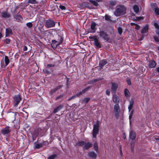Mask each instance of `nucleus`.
Wrapping results in <instances>:
<instances>
[{
	"label": "nucleus",
	"mask_w": 159,
	"mask_h": 159,
	"mask_svg": "<svg viewBox=\"0 0 159 159\" xmlns=\"http://www.w3.org/2000/svg\"><path fill=\"white\" fill-rule=\"evenodd\" d=\"M126 8L122 5H119L117 7L116 11L114 12V15L118 16L121 15H124L126 13Z\"/></svg>",
	"instance_id": "nucleus-1"
},
{
	"label": "nucleus",
	"mask_w": 159,
	"mask_h": 159,
	"mask_svg": "<svg viewBox=\"0 0 159 159\" xmlns=\"http://www.w3.org/2000/svg\"><path fill=\"white\" fill-rule=\"evenodd\" d=\"M99 122L97 121L94 125L93 129V137L95 138L97 134H98L99 130Z\"/></svg>",
	"instance_id": "nucleus-2"
},
{
	"label": "nucleus",
	"mask_w": 159,
	"mask_h": 159,
	"mask_svg": "<svg viewBox=\"0 0 159 159\" xmlns=\"http://www.w3.org/2000/svg\"><path fill=\"white\" fill-rule=\"evenodd\" d=\"M114 111L115 117L118 118L120 116V111L119 104H116L114 106Z\"/></svg>",
	"instance_id": "nucleus-3"
},
{
	"label": "nucleus",
	"mask_w": 159,
	"mask_h": 159,
	"mask_svg": "<svg viewBox=\"0 0 159 159\" xmlns=\"http://www.w3.org/2000/svg\"><path fill=\"white\" fill-rule=\"evenodd\" d=\"M55 25V23L52 19H49L46 21L45 26L47 28L54 27Z\"/></svg>",
	"instance_id": "nucleus-4"
},
{
	"label": "nucleus",
	"mask_w": 159,
	"mask_h": 159,
	"mask_svg": "<svg viewBox=\"0 0 159 159\" xmlns=\"http://www.w3.org/2000/svg\"><path fill=\"white\" fill-rule=\"evenodd\" d=\"M14 106H16L21 100V98L19 95H17L14 97Z\"/></svg>",
	"instance_id": "nucleus-5"
},
{
	"label": "nucleus",
	"mask_w": 159,
	"mask_h": 159,
	"mask_svg": "<svg viewBox=\"0 0 159 159\" xmlns=\"http://www.w3.org/2000/svg\"><path fill=\"white\" fill-rule=\"evenodd\" d=\"M112 100L113 102L114 103H116V104H119L120 101L119 97L117 96L115 93H114L113 95Z\"/></svg>",
	"instance_id": "nucleus-6"
},
{
	"label": "nucleus",
	"mask_w": 159,
	"mask_h": 159,
	"mask_svg": "<svg viewBox=\"0 0 159 159\" xmlns=\"http://www.w3.org/2000/svg\"><path fill=\"white\" fill-rule=\"evenodd\" d=\"M151 5L152 8L154 10L155 13L157 15H159V9L156 7V4L155 3H153Z\"/></svg>",
	"instance_id": "nucleus-7"
},
{
	"label": "nucleus",
	"mask_w": 159,
	"mask_h": 159,
	"mask_svg": "<svg viewBox=\"0 0 159 159\" xmlns=\"http://www.w3.org/2000/svg\"><path fill=\"white\" fill-rule=\"evenodd\" d=\"M99 35L100 36L102 37L104 40H108L109 39L108 35L103 31L101 32Z\"/></svg>",
	"instance_id": "nucleus-8"
},
{
	"label": "nucleus",
	"mask_w": 159,
	"mask_h": 159,
	"mask_svg": "<svg viewBox=\"0 0 159 159\" xmlns=\"http://www.w3.org/2000/svg\"><path fill=\"white\" fill-rule=\"evenodd\" d=\"M111 91L113 92H115L117 89L118 85L116 83L114 82H111Z\"/></svg>",
	"instance_id": "nucleus-9"
},
{
	"label": "nucleus",
	"mask_w": 159,
	"mask_h": 159,
	"mask_svg": "<svg viewBox=\"0 0 159 159\" xmlns=\"http://www.w3.org/2000/svg\"><path fill=\"white\" fill-rule=\"evenodd\" d=\"M88 155L89 157L93 159H96L97 156V154L93 151L89 152L88 153Z\"/></svg>",
	"instance_id": "nucleus-10"
},
{
	"label": "nucleus",
	"mask_w": 159,
	"mask_h": 159,
	"mask_svg": "<svg viewBox=\"0 0 159 159\" xmlns=\"http://www.w3.org/2000/svg\"><path fill=\"white\" fill-rule=\"evenodd\" d=\"M10 131L9 127H7L2 130V133L4 134H6L9 133Z\"/></svg>",
	"instance_id": "nucleus-11"
},
{
	"label": "nucleus",
	"mask_w": 159,
	"mask_h": 159,
	"mask_svg": "<svg viewBox=\"0 0 159 159\" xmlns=\"http://www.w3.org/2000/svg\"><path fill=\"white\" fill-rule=\"evenodd\" d=\"M96 24L94 22H93L92 23L91 26V30L90 31L91 33H94L95 31V26Z\"/></svg>",
	"instance_id": "nucleus-12"
},
{
	"label": "nucleus",
	"mask_w": 159,
	"mask_h": 159,
	"mask_svg": "<svg viewBox=\"0 0 159 159\" xmlns=\"http://www.w3.org/2000/svg\"><path fill=\"white\" fill-rule=\"evenodd\" d=\"M156 65V62L154 61H150L149 64V67L151 68L155 67Z\"/></svg>",
	"instance_id": "nucleus-13"
},
{
	"label": "nucleus",
	"mask_w": 159,
	"mask_h": 159,
	"mask_svg": "<svg viewBox=\"0 0 159 159\" xmlns=\"http://www.w3.org/2000/svg\"><path fill=\"white\" fill-rule=\"evenodd\" d=\"M1 16L2 17L5 18H8L10 16V14L5 11H3L1 13Z\"/></svg>",
	"instance_id": "nucleus-14"
},
{
	"label": "nucleus",
	"mask_w": 159,
	"mask_h": 159,
	"mask_svg": "<svg viewBox=\"0 0 159 159\" xmlns=\"http://www.w3.org/2000/svg\"><path fill=\"white\" fill-rule=\"evenodd\" d=\"M12 34V30L10 29H6V36L8 37L10 34Z\"/></svg>",
	"instance_id": "nucleus-15"
},
{
	"label": "nucleus",
	"mask_w": 159,
	"mask_h": 159,
	"mask_svg": "<svg viewBox=\"0 0 159 159\" xmlns=\"http://www.w3.org/2000/svg\"><path fill=\"white\" fill-rule=\"evenodd\" d=\"M129 137L132 140H134L136 137V134L133 131H131L129 134Z\"/></svg>",
	"instance_id": "nucleus-16"
},
{
	"label": "nucleus",
	"mask_w": 159,
	"mask_h": 159,
	"mask_svg": "<svg viewBox=\"0 0 159 159\" xmlns=\"http://www.w3.org/2000/svg\"><path fill=\"white\" fill-rule=\"evenodd\" d=\"M80 7L82 8H86L89 7V5L87 2H83L81 5H80Z\"/></svg>",
	"instance_id": "nucleus-17"
},
{
	"label": "nucleus",
	"mask_w": 159,
	"mask_h": 159,
	"mask_svg": "<svg viewBox=\"0 0 159 159\" xmlns=\"http://www.w3.org/2000/svg\"><path fill=\"white\" fill-rule=\"evenodd\" d=\"M94 45L98 48H99L101 47L100 42L98 39L94 41Z\"/></svg>",
	"instance_id": "nucleus-18"
},
{
	"label": "nucleus",
	"mask_w": 159,
	"mask_h": 159,
	"mask_svg": "<svg viewBox=\"0 0 159 159\" xmlns=\"http://www.w3.org/2000/svg\"><path fill=\"white\" fill-rule=\"evenodd\" d=\"M92 146V144L90 143H85L84 146V148L85 149H88L90 147Z\"/></svg>",
	"instance_id": "nucleus-19"
},
{
	"label": "nucleus",
	"mask_w": 159,
	"mask_h": 159,
	"mask_svg": "<svg viewBox=\"0 0 159 159\" xmlns=\"http://www.w3.org/2000/svg\"><path fill=\"white\" fill-rule=\"evenodd\" d=\"M148 25H145L143 27L141 31V33L143 34L146 33L148 31Z\"/></svg>",
	"instance_id": "nucleus-20"
},
{
	"label": "nucleus",
	"mask_w": 159,
	"mask_h": 159,
	"mask_svg": "<svg viewBox=\"0 0 159 159\" xmlns=\"http://www.w3.org/2000/svg\"><path fill=\"white\" fill-rule=\"evenodd\" d=\"M134 103V102L133 100H131L129 101V105L128 107V110H131L133 107Z\"/></svg>",
	"instance_id": "nucleus-21"
},
{
	"label": "nucleus",
	"mask_w": 159,
	"mask_h": 159,
	"mask_svg": "<svg viewBox=\"0 0 159 159\" xmlns=\"http://www.w3.org/2000/svg\"><path fill=\"white\" fill-rule=\"evenodd\" d=\"M124 92L125 95L126 97H129L130 96V93L129 90L127 89H125Z\"/></svg>",
	"instance_id": "nucleus-22"
},
{
	"label": "nucleus",
	"mask_w": 159,
	"mask_h": 159,
	"mask_svg": "<svg viewBox=\"0 0 159 159\" xmlns=\"http://www.w3.org/2000/svg\"><path fill=\"white\" fill-rule=\"evenodd\" d=\"M16 20L17 21H21L22 20V18L21 16L20 15H18L16 16L15 17Z\"/></svg>",
	"instance_id": "nucleus-23"
},
{
	"label": "nucleus",
	"mask_w": 159,
	"mask_h": 159,
	"mask_svg": "<svg viewBox=\"0 0 159 159\" xmlns=\"http://www.w3.org/2000/svg\"><path fill=\"white\" fill-rule=\"evenodd\" d=\"M133 9L134 11L136 13H138L139 11V8L137 5H134L133 7Z\"/></svg>",
	"instance_id": "nucleus-24"
},
{
	"label": "nucleus",
	"mask_w": 159,
	"mask_h": 159,
	"mask_svg": "<svg viewBox=\"0 0 159 159\" xmlns=\"http://www.w3.org/2000/svg\"><path fill=\"white\" fill-rule=\"evenodd\" d=\"M63 107V106L61 105L59 106L56 108L54 110V112L55 113L58 111L60 110Z\"/></svg>",
	"instance_id": "nucleus-25"
},
{
	"label": "nucleus",
	"mask_w": 159,
	"mask_h": 159,
	"mask_svg": "<svg viewBox=\"0 0 159 159\" xmlns=\"http://www.w3.org/2000/svg\"><path fill=\"white\" fill-rule=\"evenodd\" d=\"M107 63V61L105 60H102L99 62V65L101 66H103Z\"/></svg>",
	"instance_id": "nucleus-26"
},
{
	"label": "nucleus",
	"mask_w": 159,
	"mask_h": 159,
	"mask_svg": "<svg viewBox=\"0 0 159 159\" xmlns=\"http://www.w3.org/2000/svg\"><path fill=\"white\" fill-rule=\"evenodd\" d=\"M5 61L6 66H7L9 64V60L8 58V57L7 56H5Z\"/></svg>",
	"instance_id": "nucleus-27"
},
{
	"label": "nucleus",
	"mask_w": 159,
	"mask_h": 159,
	"mask_svg": "<svg viewBox=\"0 0 159 159\" xmlns=\"http://www.w3.org/2000/svg\"><path fill=\"white\" fill-rule=\"evenodd\" d=\"M129 120H130L131 118H132V115L134 111L133 110H129Z\"/></svg>",
	"instance_id": "nucleus-28"
},
{
	"label": "nucleus",
	"mask_w": 159,
	"mask_h": 159,
	"mask_svg": "<svg viewBox=\"0 0 159 159\" xmlns=\"http://www.w3.org/2000/svg\"><path fill=\"white\" fill-rule=\"evenodd\" d=\"M90 88L89 87H87L85 89H84V90H83L82 92H80L79 94H78L77 95V96H78L79 95H80L82 93H85V92H86L89 88Z\"/></svg>",
	"instance_id": "nucleus-29"
},
{
	"label": "nucleus",
	"mask_w": 159,
	"mask_h": 159,
	"mask_svg": "<svg viewBox=\"0 0 159 159\" xmlns=\"http://www.w3.org/2000/svg\"><path fill=\"white\" fill-rule=\"evenodd\" d=\"M85 142L83 141H81L79 142L78 143V145L80 146H82L83 147L84 146L85 144Z\"/></svg>",
	"instance_id": "nucleus-30"
},
{
	"label": "nucleus",
	"mask_w": 159,
	"mask_h": 159,
	"mask_svg": "<svg viewBox=\"0 0 159 159\" xmlns=\"http://www.w3.org/2000/svg\"><path fill=\"white\" fill-rule=\"evenodd\" d=\"M93 148L95 151H97L98 150V146L97 143H95L93 145Z\"/></svg>",
	"instance_id": "nucleus-31"
},
{
	"label": "nucleus",
	"mask_w": 159,
	"mask_h": 159,
	"mask_svg": "<svg viewBox=\"0 0 159 159\" xmlns=\"http://www.w3.org/2000/svg\"><path fill=\"white\" fill-rule=\"evenodd\" d=\"M28 2L31 4H35L37 3L36 0H28Z\"/></svg>",
	"instance_id": "nucleus-32"
},
{
	"label": "nucleus",
	"mask_w": 159,
	"mask_h": 159,
	"mask_svg": "<svg viewBox=\"0 0 159 159\" xmlns=\"http://www.w3.org/2000/svg\"><path fill=\"white\" fill-rule=\"evenodd\" d=\"M89 2L92 3L94 5L96 6H97L98 5V3L95 1L90 0Z\"/></svg>",
	"instance_id": "nucleus-33"
},
{
	"label": "nucleus",
	"mask_w": 159,
	"mask_h": 159,
	"mask_svg": "<svg viewBox=\"0 0 159 159\" xmlns=\"http://www.w3.org/2000/svg\"><path fill=\"white\" fill-rule=\"evenodd\" d=\"M131 25H135V29L137 30H138L139 29V28H140V26L139 25H137L136 24H135L134 23H131Z\"/></svg>",
	"instance_id": "nucleus-34"
},
{
	"label": "nucleus",
	"mask_w": 159,
	"mask_h": 159,
	"mask_svg": "<svg viewBox=\"0 0 159 159\" xmlns=\"http://www.w3.org/2000/svg\"><path fill=\"white\" fill-rule=\"evenodd\" d=\"M105 19L107 21H109L110 20V16L107 15H106L105 16Z\"/></svg>",
	"instance_id": "nucleus-35"
},
{
	"label": "nucleus",
	"mask_w": 159,
	"mask_h": 159,
	"mask_svg": "<svg viewBox=\"0 0 159 159\" xmlns=\"http://www.w3.org/2000/svg\"><path fill=\"white\" fill-rule=\"evenodd\" d=\"M56 157V155H52L48 158V159H54Z\"/></svg>",
	"instance_id": "nucleus-36"
},
{
	"label": "nucleus",
	"mask_w": 159,
	"mask_h": 159,
	"mask_svg": "<svg viewBox=\"0 0 159 159\" xmlns=\"http://www.w3.org/2000/svg\"><path fill=\"white\" fill-rule=\"evenodd\" d=\"M89 39H93L94 41L97 39L96 36H89Z\"/></svg>",
	"instance_id": "nucleus-37"
},
{
	"label": "nucleus",
	"mask_w": 159,
	"mask_h": 159,
	"mask_svg": "<svg viewBox=\"0 0 159 159\" xmlns=\"http://www.w3.org/2000/svg\"><path fill=\"white\" fill-rule=\"evenodd\" d=\"M90 100V98H86L83 100V102L85 103H87Z\"/></svg>",
	"instance_id": "nucleus-38"
},
{
	"label": "nucleus",
	"mask_w": 159,
	"mask_h": 159,
	"mask_svg": "<svg viewBox=\"0 0 159 159\" xmlns=\"http://www.w3.org/2000/svg\"><path fill=\"white\" fill-rule=\"evenodd\" d=\"M26 25L29 28H31L32 26V24L31 22H28L26 24Z\"/></svg>",
	"instance_id": "nucleus-39"
},
{
	"label": "nucleus",
	"mask_w": 159,
	"mask_h": 159,
	"mask_svg": "<svg viewBox=\"0 0 159 159\" xmlns=\"http://www.w3.org/2000/svg\"><path fill=\"white\" fill-rule=\"evenodd\" d=\"M118 31L119 33L120 34H121L122 32V29L121 27H119L118 28Z\"/></svg>",
	"instance_id": "nucleus-40"
},
{
	"label": "nucleus",
	"mask_w": 159,
	"mask_h": 159,
	"mask_svg": "<svg viewBox=\"0 0 159 159\" xmlns=\"http://www.w3.org/2000/svg\"><path fill=\"white\" fill-rule=\"evenodd\" d=\"M59 8L62 10H64L66 9L65 7L62 5H60L59 6Z\"/></svg>",
	"instance_id": "nucleus-41"
},
{
	"label": "nucleus",
	"mask_w": 159,
	"mask_h": 159,
	"mask_svg": "<svg viewBox=\"0 0 159 159\" xmlns=\"http://www.w3.org/2000/svg\"><path fill=\"white\" fill-rule=\"evenodd\" d=\"M154 25L155 27L157 29H159V26L158 25V24L157 23H154Z\"/></svg>",
	"instance_id": "nucleus-42"
},
{
	"label": "nucleus",
	"mask_w": 159,
	"mask_h": 159,
	"mask_svg": "<svg viewBox=\"0 0 159 159\" xmlns=\"http://www.w3.org/2000/svg\"><path fill=\"white\" fill-rule=\"evenodd\" d=\"M10 42V40L9 39H6L5 40V42L6 43H9Z\"/></svg>",
	"instance_id": "nucleus-43"
},
{
	"label": "nucleus",
	"mask_w": 159,
	"mask_h": 159,
	"mask_svg": "<svg viewBox=\"0 0 159 159\" xmlns=\"http://www.w3.org/2000/svg\"><path fill=\"white\" fill-rule=\"evenodd\" d=\"M106 93L107 95L109 96L110 94V91L109 89H107L106 91Z\"/></svg>",
	"instance_id": "nucleus-44"
},
{
	"label": "nucleus",
	"mask_w": 159,
	"mask_h": 159,
	"mask_svg": "<svg viewBox=\"0 0 159 159\" xmlns=\"http://www.w3.org/2000/svg\"><path fill=\"white\" fill-rule=\"evenodd\" d=\"M153 38H154V39L157 42H158L159 41V39L158 37H156V36H154L153 37Z\"/></svg>",
	"instance_id": "nucleus-45"
},
{
	"label": "nucleus",
	"mask_w": 159,
	"mask_h": 159,
	"mask_svg": "<svg viewBox=\"0 0 159 159\" xmlns=\"http://www.w3.org/2000/svg\"><path fill=\"white\" fill-rule=\"evenodd\" d=\"M37 136V134H36L34 135H32V138L33 140H34L36 138Z\"/></svg>",
	"instance_id": "nucleus-46"
},
{
	"label": "nucleus",
	"mask_w": 159,
	"mask_h": 159,
	"mask_svg": "<svg viewBox=\"0 0 159 159\" xmlns=\"http://www.w3.org/2000/svg\"><path fill=\"white\" fill-rule=\"evenodd\" d=\"M137 20H143V17H138L136 18Z\"/></svg>",
	"instance_id": "nucleus-47"
},
{
	"label": "nucleus",
	"mask_w": 159,
	"mask_h": 159,
	"mask_svg": "<svg viewBox=\"0 0 159 159\" xmlns=\"http://www.w3.org/2000/svg\"><path fill=\"white\" fill-rule=\"evenodd\" d=\"M127 82L128 84L129 85H130L131 84V81L130 80H127Z\"/></svg>",
	"instance_id": "nucleus-48"
},
{
	"label": "nucleus",
	"mask_w": 159,
	"mask_h": 159,
	"mask_svg": "<svg viewBox=\"0 0 159 159\" xmlns=\"http://www.w3.org/2000/svg\"><path fill=\"white\" fill-rule=\"evenodd\" d=\"M61 88V86H59L57 87V88L54 89V92H55L56 91L57 89H60Z\"/></svg>",
	"instance_id": "nucleus-49"
},
{
	"label": "nucleus",
	"mask_w": 159,
	"mask_h": 159,
	"mask_svg": "<svg viewBox=\"0 0 159 159\" xmlns=\"http://www.w3.org/2000/svg\"><path fill=\"white\" fill-rule=\"evenodd\" d=\"M27 49V48L26 46H25L23 50L25 51H26Z\"/></svg>",
	"instance_id": "nucleus-50"
},
{
	"label": "nucleus",
	"mask_w": 159,
	"mask_h": 159,
	"mask_svg": "<svg viewBox=\"0 0 159 159\" xmlns=\"http://www.w3.org/2000/svg\"><path fill=\"white\" fill-rule=\"evenodd\" d=\"M54 66V65H51V64H48L47 65V67H52V66Z\"/></svg>",
	"instance_id": "nucleus-51"
},
{
	"label": "nucleus",
	"mask_w": 159,
	"mask_h": 159,
	"mask_svg": "<svg viewBox=\"0 0 159 159\" xmlns=\"http://www.w3.org/2000/svg\"><path fill=\"white\" fill-rule=\"evenodd\" d=\"M156 33L158 34L159 35V30H157L156 31Z\"/></svg>",
	"instance_id": "nucleus-52"
},
{
	"label": "nucleus",
	"mask_w": 159,
	"mask_h": 159,
	"mask_svg": "<svg viewBox=\"0 0 159 159\" xmlns=\"http://www.w3.org/2000/svg\"><path fill=\"white\" fill-rule=\"evenodd\" d=\"M52 42L54 43H56L57 42V41L55 40H52Z\"/></svg>",
	"instance_id": "nucleus-53"
},
{
	"label": "nucleus",
	"mask_w": 159,
	"mask_h": 159,
	"mask_svg": "<svg viewBox=\"0 0 159 159\" xmlns=\"http://www.w3.org/2000/svg\"><path fill=\"white\" fill-rule=\"evenodd\" d=\"M157 71L159 73V67L157 68Z\"/></svg>",
	"instance_id": "nucleus-54"
},
{
	"label": "nucleus",
	"mask_w": 159,
	"mask_h": 159,
	"mask_svg": "<svg viewBox=\"0 0 159 159\" xmlns=\"http://www.w3.org/2000/svg\"><path fill=\"white\" fill-rule=\"evenodd\" d=\"M156 139L159 140V137L155 138Z\"/></svg>",
	"instance_id": "nucleus-55"
},
{
	"label": "nucleus",
	"mask_w": 159,
	"mask_h": 159,
	"mask_svg": "<svg viewBox=\"0 0 159 159\" xmlns=\"http://www.w3.org/2000/svg\"><path fill=\"white\" fill-rule=\"evenodd\" d=\"M75 97V96H73V97H72L71 98H70L69 100H70L72 98H74Z\"/></svg>",
	"instance_id": "nucleus-56"
},
{
	"label": "nucleus",
	"mask_w": 159,
	"mask_h": 159,
	"mask_svg": "<svg viewBox=\"0 0 159 159\" xmlns=\"http://www.w3.org/2000/svg\"><path fill=\"white\" fill-rule=\"evenodd\" d=\"M96 80H94L93 81H93H92V83H94V82H96Z\"/></svg>",
	"instance_id": "nucleus-57"
},
{
	"label": "nucleus",
	"mask_w": 159,
	"mask_h": 159,
	"mask_svg": "<svg viewBox=\"0 0 159 159\" xmlns=\"http://www.w3.org/2000/svg\"><path fill=\"white\" fill-rule=\"evenodd\" d=\"M2 37V34L1 33H0V39Z\"/></svg>",
	"instance_id": "nucleus-58"
},
{
	"label": "nucleus",
	"mask_w": 159,
	"mask_h": 159,
	"mask_svg": "<svg viewBox=\"0 0 159 159\" xmlns=\"http://www.w3.org/2000/svg\"><path fill=\"white\" fill-rule=\"evenodd\" d=\"M98 2H99L100 1H101V0H96Z\"/></svg>",
	"instance_id": "nucleus-59"
},
{
	"label": "nucleus",
	"mask_w": 159,
	"mask_h": 159,
	"mask_svg": "<svg viewBox=\"0 0 159 159\" xmlns=\"http://www.w3.org/2000/svg\"><path fill=\"white\" fill-rule=\"evenodd\" d=\"M158 50H159V47H158Z\"/></svg>",
	"instance_id": "nucleus-60"
},
{
	"label": "nucleus",
	"mask_w": 159,
	"mask_h": 159,
	"mask_svg": "<svg viewBox=\"0 0 159 159\" xmlns=\"http://www.w3.org/2000/svg\"><path fill=\"white\" fill-rule=\"evenodd\" d=\"M46 73H48V71H47V72H46Z\"/></svg>",
	"instance_id": "nucleus-61"
},
{
	"label": "nucleus",
	"mask_w": 159,
	"mask_h": 159,
	"mask_svg": "<svg viewBox=\"0 0 159 159\" xmlns=\"http://www.w3.org/2000/svg\"><path fill=\"white\" fill-rule=\"evenodd\" d=\"M46 73H48V71H47V72H46Z\"/></svg>",
	"instance_id": "nucleus-62"
},
{
	"label": "nucleus",
	"mask_w": 159,
	"mask_h": 159,
	"mask_svg": "<svg viewBox=\"0 0 159 159\" xmlns=\"http://www.w3.org/2000/svg\"><path fill=\"white\" fill-rule=\"evenodd\" d=\"M36 148H38L39 147H36Z\"/></svg>",
	"instance_id": "nucleus-63"
},
{
	"label": "nucleus",
	"mask_w": 159,
	"mask_h": 159,
	"mask_svg": "<svg viewBox=\"0 0 159 159\" xmlns=\"http://www.w3.org/2000/svg\"><path fill=\"white\" fill-rule=\"evenodd\" d=\"M59 24H60V23L59 22V23H58V25H59Z\"/></svg>",
	"instance_id": "nucleus-64"
}]
</instances>
